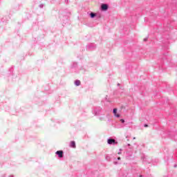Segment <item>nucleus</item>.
Instances as JSON below:
<instances>
[{
    "mask_svg": "<svg viewBox=\"0 0 177 177\" xmlns=\"http://www.w3.org/2000/svg\"><path fill=\"white\" fill-rule=\"evenodd\" d=\"M117 160H121V157H118Z\"/></svg>",
    "mask_w": 177,
    "mask_h": 177,
    "instance_id": "nucleus-29",
    "label": "nucleus"
},
{
    "mask_svg": "<svg viewBox=\"0 0 177 177\" xmlns=\"http://www.w3.org/2000/svg\"><path fill=\"white\" fill-rule=\"evenodd\" d=\"M174 168H177V165L175 164V165H174Z\"/></svg>",
    "mask_w": 177,
    "mask_h": 177,
    "instance_id": "nucleus-28",
    "label": "nucleus"
},
{
    "mask_svg": "<svg viewBox=\"0 0 177 177\" xmlns=\"http://www.w3.org/2000/svg\"><path fill=\"white\" fill-rule=\"evenodd\" d=\"M9 75H12V77H13V75H15V73H13V68H10V73H8Z\"/></svg>",
    "mask_w": 177,
    "mask_h": 177,
    "instance_id": "nucleus-16",
    "label": "nucleus"
},
{
    "mask_svg": "<svg viewBox=\"0 0 177 177\" xmlns=\"http://www.w3.org/2000/svg\"><path fill=\"white\" fill-rule=\"evenodd\" d=\"M44 4H39V7L40 8V9H42L44 8Z\"/></svg>",
    "mask_w": 177,
    "mask_h": 177,
    "instance_id": "nucleus-21",
    "label": "nucleus"
},
{
    "mask_svg": "<svg viewBox=\"0 0 177 177\" xmlns=\"http://www.w3.org/2000/svg\"><path fill=\"white\" fill-rule=\"evenodd\" d=\"M118 109H117V108H115L113 109V113L115 117H116V118H120V117H121V115L120 113H117Z\"/></svg>",
    "mask_w": 177,
    "mask_h": 177,
    "instance_id": "nucleus-10",
    "label": "nucleus"
},
{
    "mask_svg": "<svg viewBox=\"0 0 177 177\" xmlns=\"http://www.w3.org/2000/svg\"><path fill=\"white\" fill-rule=\"evenodd\" d=\"M120 83H118V86H120Z\"/></svg>",
    "mask_w": 177,
    "mask_h": 177,
    "instance_id": "nucleus-35",
    "label": "nucleus"
},
{
    "mask_svg": "<svg viewBox=\"0 0 177 177\" xmlns=\"http://www.w3.org/2000/svg\"><path fill=\"white\" fill-rule=\"evenodd\" d=\"M14 76H15V75H12V78H13ZM8 77H12V75H10L8 74Z\"/></svg>",
    "mask_w": 177,
    "mask_h": 177,
    "instance_id": "nucleus-32",
    "label": "nucleus"
},
{
    "mask_svg": "<svg viewBox=\"0 0 177 177\" xmlns=\"http://www.w3.org/2000/svg\"><path fill=\"white\" fill-rule=\"evenodd\" d=\"M138 176H139V177H143V175L140 174Z\"/></svg>",
    "mask_w": 177,
    "mask_h": 177,
    "instance_id": "nucleus-33",
    "label": "nucleus"
},
{
    "mask_svg": "<svg viewBox=\"0 0 177 177\" xmlns=\"http://www.w3.org/2000/svg\"><path fill=\"white\" fill-rule=\"evenodd\" d=\"M120 122H121L122 124H125V120H124V119H120Z\"/></svg>",
    "mask_w": 177,
    "mask_h": 177,
    "instance_id": "nucleus-20",
    "label": "nucleus"
},
{
    "mask_svg": "<svg viewBox=\"0 0 177 177\" xmlns=\"http://www.w3.org/2000/svg\"><path fill=\"white\" fill-rule=\"evenodd\" d=\"M89 17H91V19H95L96 17V16H97V15L95 12H91L89 14Z\"/></svg>",
    "mask_w": 177,
    "mask_h": 177,
    "instance_id": "nucleus-12",
    "label": "nucleus"
},
{
    "mask_svg": "<svg viewBox=\"0 0 177 177\" xmlns=\"http://www.w3.org/2000/svg\"><path fill=\"white\" fill-rule=\"evenodd\" d=\"M55 154L58 156L59 158H63V157H64V152L63 150L57 151Z\"/></svg>",
    "mask_w": 177,
    "mask_h": 177,
    "instance_id": "nucleus-7",
    "label": "nucleus"
},
{
    "mask_svg": "<svg viewBox=\"0 0 177 177\" xmlns=\"http://www.w3.org/2000/svg\"><path fill=\"white\" fill-rule=\"evenodd\" d=\"M105 158L106 161H111V158L110 157V156H106Z\"/></svg>",
    "mask_w": 177,
    "mask_h": 177,
    "instance_id": "nucleus-18",
    "label": "nucleus"
},
{
    "mask_svg": "<svg viewBox=\"0 0 177 177\" xmlns=\"http://www.w3.org/2000/svg\"><path fill=\"white\" fill-rule=\"evenodd\" d=\"M113 164H114L115 165H117L118 164V162H117V161H113Z\"/></svg>",
    "mask_w": 177,
    "mask_h": 177,
    "instance_id": "nucleus-25",
    "label": "nucleus"
},
{
    "mask_svg": "<svg viewBox=\"0 0 177 177\" xmlns=\"http://www.w3.org/2000/svg\"><path fill=\"white\" fill-rule=\"evenodd\" d=\"M133 139H136V138L134 137Z\"/></svg>",
    "mask_w": 177,
    "mask_h": 177,
    "instance_id": "nucleus-36",
    "label": "nucleus"
},
{
    "mask_svg": "<svg viewBox=\"0 0 177 177\" xmlns=\"http://www.w3.org/2000/svg\"><path fill=\"white\" fill-rule=\"evenodd\" d=\"M121 151H122V149H119V152L118 153V154H121Z\"/></svg>",
    "mask_w": 177,
    "mask_h": 177,
    "instance_id": "nucleus-22",
    "label": "nucleus"
},
{
    "mask_svg": "<svg viewBox=\"0 0 177 177\" xmlns=\"http://www.w3.org/2000/svg\"><path fill=\"white\" fill-rule=\"evenodd\" d=\"M126 139H127V141H129V136H126Z\"/></svg>",
    "mask_w": 177,
    "mask_h": 177,
    "instance_id": "nucleus-24",
    "label": "nucleus"
},
{
    "mask_svg": "<svg viewBox=\"0 0 177 177\" xmlns=\"http://www.w3.org/2000/svg\"><path fill=\"white\" fill-rule=\"evenodd\" d=\"M8 177H15L13 175H10Z\"/></svg>",
    "mask_w": 177,
    "mask_h": 177,
    "instance_id": "nucleus-34",
    "label": "nucleus"
},
{
    "mask_svg": "<svg viewBox=\"0 0 177 177\" xmlns=\"http://www.w3.org/2000/svg\"><path fill=\"white\" fill-rule=\"evenodd\" d=\"M9 20H10V17H9V16H6L1 19V21L2 23H8V21H9Z\"/></svg>",
    "mask_w": 177,
    "mask_h": 177,
    "instance_id": "nucleus-9",
    "label": "nucleus"
},
{
    "mask_svg": "<svg viewBox=\"0 0 177 177\" xmlns=\"http://www.w3.org/2000/svg\"><path fill=\"white\" fill-rule=\"evenodd\" d=\"M96 48H97V46L95 43H89L86 46L87 52H93V50H96Z\"/></svg>",
    "mask_w": 177,
    "mask_h": 177,
    "instance_id": "nucleus-3",
    "label": "nucleus"
},
{
    "mask_svg": "<svg viewBox=\"0 0 177 177\" xmlns=\"http://www.w3.org/2000/svg\"><path fill=\"white\" fill-rule=\"evenodd\" d=\"M107 143L110 146H115V145H118V141H117L115 139H114L113 138H109L107 139Z\"/></svg>",
    "mask_w": 177,
    "mask_h": 177,
    "instance_id": "nucleus-4",
    "label": "nucleus"
},
{
    "mask_svg": "<svg viewBox=\"0 0 177 177\" xmlns=\"http://www.w3.org/2000/svg\"><path fill=\"white\" fill-rule=\"evenodd\" d=\"M2 177H5V175H4V176H3Z\"/></svg>",
    "mask_w": 177,
    "mask_h": 177,
    "instance_id": "nucleus-37",
    "label": "nucleus"
},
{
    "mask_svg": "<svg viewBox=\"0 0 177 177\" xmlns=\"http://www.w3.org/2000/svg\"><path fill=\"white\" fill-rule=\"evenodd\" d=\"M59 19L62 21L63 24L68 23V15L66 10H60L59 11Z\"/></svg>",
    "mask_w": 177,
    "mask_h": 177,
    "instance_id": "nucleus-1",
    "label": "nucleus"
},
{
    "mask_svg": "<svg viewBox=\"0 0 177 177\" xmlns=\"http://www.w3.org/2000/svg\"><path fill=\"white\" fill-rule=\"evenodd\" d=\"M74 84L75 86H80V85H81V81H80L79 80H76Z\"/></svg>",
    "mask_w": 177,
    "mask_h": 177,
    "instance_id": "nucleus-14",
    "label": "nucleus"
},
{
    "mask_svg": "<svg viewBox=\"0 0 177 177\" xmlns=\"http://www.w3.org/2000/svg\"><path fill=\"white\" fill-rule=\"evenodd\" d=\"M80 70H84V66H82V67L80 68Z\"/></svg>",
    "mask_w": 177,
    "mask_h": 177,
    "instance_id": "nucleus-31",
    "label": "nucleus"
},
{
    "mask_svg": "<svg viewBox=\"0 0 177 177\" xmlns=\"http://www.w3.org/2000/svg\"><path fill=\"white\" fill-rule=\"evenodd\" d=\"M69 147L72 149H75V147H77V145H75V141H71Z\"/></svg>",
    "mask_w": 177,
    "mask_h": 177,
    "instance_id": "nucleus-11",
    "label": "nucleus"
},
{
    "mask_svg": "<svg viewBox=\"0 0 177 177\" xmlns=\"http://www.w3.org/2000/svg\"><path fill=\"white\" fill-rule=\"evenodd\" d=\"M147 41V37L144 39V41L146 42Z\"/></svg>",
    "mask_w": 177,
    "mask_h": 177,
    "instance_id": "nucleus-27",
    "label": "nucleus"
},
{
    "mask_svg": "<svg viewBox=\"0 0 177 177\" xmlns=\"http://www.w3.org/2000/svg\"><path fill=\"white\" fill-rule=\"evenodd\" d=\"M163 49H164L165 50H168V49H169V46L167 45V46H164V47H163Z\"/></svg>",
    "mask_w": 177,
    "mask_h": 177,
    "instance_id": "nucleus-19",
    "label": "nucleus"
},
{
    "mask_svg": "<svg viewBox=\"0 0 177 177\" xmlns=\"http://www.w3.org/2000/svg\"><path fill=\"white\" fill-rule=\"evenodd\" d=\"M6 111H10V108L6 105H4Z\"/></svg>",
    "mask_w": 177,
    "mask_h": 177,
    "instance_id": "nucleus-17",
    "label": "nucleus"
},
{
    "mask_svg": "<svg viewBox=\"0 0 177 177\" xmlns=\"http://www.w3.org/2000/svg\"><path fill=\"white\" fill-rule=\"evenodd\" d=\"M120 176H122V177L128 176V171H127V170L122 171V174H120Z\"/></svg>",
    "mask_w": 177,
    "mask_h": 177,
    "instance_id": "nucleus-13",
    "label": "nucleus"
},
{
    "mask_svg": "<svg viewBox=\"0 0 177 177\" xmlns=\"http://www.w3.org/2000/svg\"><path fill=\"white\" fill-rule=\"evenodd\" d=\"M108 10H109V5L108 4H106V3L101 4V10L102 12H106Z\"/></svg>",
    "mask_w": 177,
    "mask_h": 177,
    "instance_id": "nucleus-8",
    "label": "nucleus"
},
{
    "mask_svg": "<svg viewBox=\"0 0 177 177\" xmlns=\"http://www.w3.org/2000/svg\"><path fill=\"white\" fill-rule=\"evenodd\" d=\"M77 67H78V63H77V62H73V63L72 64L71 68H77Z\"/></svg>",
    "mask_w": 177,
    "mask_h": 177,
    "instance_id": "nucleus-15",
    "label": "nucleus"
},
{
    "mask_svg": "<svg viewBox=\"0 0 177 177\" xmlns=\"http://www.w3.org/2000/svg\"><path fill=\"white\" fill-rule=\"evenodd\" d=\"M142 160L143 162H145V164H153V160H151V158H149L147 156H143L142 157Z\"/></svg>",
    "mask_w": 177,
    "mask_h": 177,
    "instance_id": "nucleus-5",
    "label": "nucleus"
},
{
    "mask_svg": "<svg viewBox=\"0 0 177 177\" xmlns=\"http://www.w3.org/2000/svg\"><path fill=\"white\" fill-rule=\"evenodd\" d=\"M66 3H68V0H65Z\"/></svg>",
    "mask_w": 177,
    "mask_h": 177,
    "instance_id": "nucleus-30",
    "label": "nucleus"
},
{
    "mask_svg": "<svg viewBox=\"0 0 177 177\" xmlns=\"http://www.w3.org/2000/svg\"><path fill=\"white\" fill-rule=\"evenodd\" d=\"M144 127H145V128H147V127H149V124H144Z\"/></svg>",
    "mask_w": 177,
    "mask_h": 177,
    "instance_id": "nucleus-26",
    "label": "nucleus"
},
{
    "mask_svg": "<svg viewBox=\"0 0 177 177\" xmlns=\"http://www.w3.org/2000/svg\"><path fill=\"white\" fill-rule=\"evenodd\" d=\"M127 146L129 149L126 150V159L129 161H132L135 160V155H133V147L130 144H127Z\"/></svg>",
    "mask_w": 177,
    "mask_h": 177,
    "instance_id": "nucleus-2",
    "label": "nucleus"
},
{
    "mask_svg": "<svg viewBox=\"0 0 177 177\" xmlns=\"http://www.w3.org/2000/svg\"><path fill=\"white\" fill-rule=\"evenodd\" d=\"M108 122H113V119H108Z\"/></svg>",
    "mask_w": 177,
    "mask_h": 177,
    "instance_id": "nucleus-23",
    "label": "nucleus"
},
{
    "mask_svg": "<svg viewBox=\"0 0 177 177\" xmlns=\"http://www.w3.org/2000/svg\"><path fill=\"white\" fill-rule=\"evenodd\" d=\"M93 113L95 115H100V114H102V108L100 106L95 107Z\"/></svg>",
    "mask_w": 177,
    "mask_h": 177,
    "instance_id": "nucleus-6",
    "label": "nucleus"
}]
</instances>
